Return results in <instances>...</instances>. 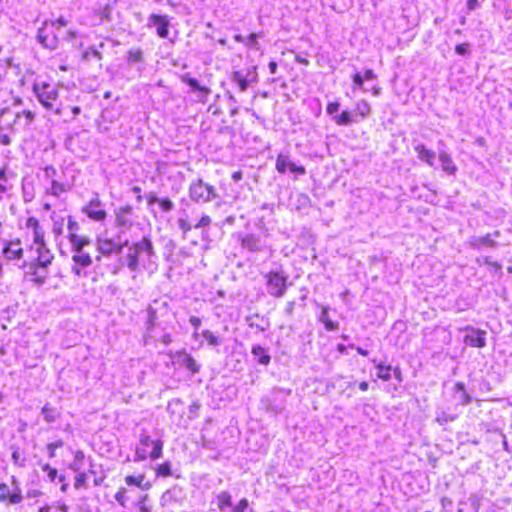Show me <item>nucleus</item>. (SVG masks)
<instances>
[{
    "mask_svg": "<svg viewBox=\"0 0 512 512\" xmlns=\"http://www.w3.org/2000/svg\"><path fill=\"white\" fill-rule=\"evenodd\" d=\"M71 244L72 252V266L71 271L79 278L87 277L88 273L86 268L93 264V257L90 253L91 239L87 236H82L74 233H69L67 236Z\"/></svg>",
    "mask_w": 512,
    "mask_h": 512,
    "instance_id": "obj_1",
    "label": "nucleus"
},
{
    "mask_svg": "<svg viewBox=\"0 0 512 512\" xmlns=\"http://www.w3.org/2000/svg\"><path fill=\"white\" fill-rule=\"evenodd\" d=\"M157 258L151 239L144 236L140 241L134 242L129 246V252L126 256L127 267L131 272H137L140 265L148 268L155 264Z\"/></svg>",
    "mask_w": 512,
    "mask_h": 512,
    "instance_id": "obj_2",
    "label": "nucleus"
},
{
    "mask_svg": "<svg viewBox=\"0 0 512 512\" xmlns=\"http://www.w3.org/2000/svg\"><path fill=\"white\" fill-rule=\"evenodd\" d=\"M163 446L164 443L161 439H152L147 433H142L139 437V446L135 450V460H157L163 454Z\"/></svg>",
    "mask_w": 512,
    "mask_h": 512,
    "instance_id": "obj_3",
    "label": "nucleus"
},
{
    "mask_svg": "<svg viewBox=\"0 0 512 512\" xmlns=\"http://www.w3.org/2000/svg\"><path fill=\"white\" fill-rule=\"evenodd\" d=\"M188 195L192 202L200 205L220 198L216 187L205 182L202 178L191 181L188 187Z\"/></svg>",
    "mask_w": 512,
    "mask_h": 512,
    "instance_id": "obj_4",
    "label": "nucleus"
},
{
    "mask_svg": "<svg viewBox=\"0 0 512 512\" xmlns=\"http://www.w3.org/2000/svg\"><path fill=\"white\" fill-rule=\"evenodd\" d=\"M124 482L126 486L120 487L114 496L117 503L122 507H125L127 502L131 499L128 487L134 486L142 491H148L152 488V483L146 479L143 473L126 475Z\"/></svg>",
    "mask_w": 512,
    "mask_h": 512,
    "instance_id": "obj_5",
    "label": "nucleus"
},
{
    "mask_svg": "<svg viewBox=\"0 0 512 512\" xmlns=\"http://www.w3.org/2000/svg\"><path fill=\"white\" fill-rule=\"evenodd\" d=\"M237 239L241 249L248 253H263L271 256L272 247L267 242V237L257 233H238Z\"/></svg>",
    "mask_w": 512,
    "mask_h": 512,
    "instance_id": "obj_6",
    "label": "nucleus"
},
{
    "mask_svg": "<svg viewBox=\"0 0 512 512\" xmlns=\"http://www.w3.org/2000/svg\"><path fill=\"white\" fill-rule=\"evenodd\" d=\"M36 98L47 110L53 109V103L58 99V89L55 84L46 81H36L32 88Z\"/></svg>",
    "mask_w": 512,
    "mask_h": 512,
    "instance_id": "obj_7",
    "label": "nucleus"
},
{
    "mask_svg": "<svg viewBox=\"0 0 512 512\" xmlns=\"http://www.w3.org/2000/svg\"><path fill=\"white\" fill-rule=\"evenodd\" d=\"M269 295L280 298L287 290L289 276L283 270H272L264 275Z\"/></svg>",
    "mask_w": 512,
    "mask_h": 512,
    "instance_id": "obj_8",
    "label": "nucleus"
},
{
    "mask_svg": "<svg viewBox=\"0 0 512 512\" xmlns=\"http://www.w3.org/2000/svg\"><path fill=\"white\" fill-rule=\"evenodd\" d=\"M166 303H160L159 301H154L153 304L149 305L147 308V320L145 323L146 333L144 336L145 342H149L150 340H157L155 332H157L158 327V312L160 309H166Z\"/></svg>",
    "mask_w": 512,
    "mask_h": 512,
    "instance_id": "obj_9",
    "label": "nucleus"
},
{
    "mask_svg": "<svg viewBox=\"0 0 512 512\" xmlns=\"http://www.w3.org/2000/svg\"><path fill=\"white\" fill-rule=\"evenodd\" d=\"M12 486L5 482L0 483V503L4 505H18L23 501L22 490L17 484L16 478L12 477Z\"/></svg>",
    "mask_w": 512,
    "mask_h": 512,
    "instance_id": "obj_10",
    "label": "nucleus"
},
{
    "mask_svg": "<svg viewBox=\"0 0 512 512\" xmlns=\"http://www.w3.org/2000/svg\"><path fill=\"white\" fill-rule=\"evenodd\" d=\"M37 40L45 48L54 50L58 46V32L52 29L51 25H48L47 22H44L38 29Z\"/></svg>",
    "mask_w": 512,
    "mask_h": 512,
    "instance_id": "obj_11",
    "label": "nucleus"
},
{
    "mask_svg": "<svg viewBox=\"0 0 512 512\" xmlns=\"http://www.w3.org/2000/svg\"><path fill=\"white\" fill-rule=\"evenodd\" d=\"M487 332L481 329L466 327L463 342L471 348H483L486 345Z\"/></svg>",
    "mask_w": 512,
    "mask_h": 512,
    "instance_id": "obj_12",
    "label": "nucleus"
},
{
    "mask_svg": "<svg viewBox=\"0 0 512 512\" xmlns=\"http://www.w3.org/2000/svg\"><path fill=\"white\" fill-rule=\"evenodd\" d=\"M82 212L85 213L91 220L97 222L104 221L107 217L104 205L97 195L82 208Z\"/></svg>",
    "mask_w": 512,
    "mask_h": 512,
    "instance_id": "obj_13",
    "label": "nucleus"
},
{
    "mask_svg": "<svg viewBox=\"0 0 512 512\" xmlns=\"http://www.w3.org/2000/svg\"><path fill=\"white\" fill-rule=\"evenodd\" d=\"M232 81L238 85L241 92H245L248 89L250 82L257 81L256 66H253L246 75L241 71H234L232 74Z\"/></svg>",
    "mask_w": 512,
    "mask_h": 512,
    "instance_id": "obj_14",
    "label": "nucleus"
},
{
    "mask_svg": "<svg viewBox=\"0 0 512 512\" xmlns=\"http://www.w3.org/2000/svg\"><path fill=\"white\" fill-rule=\"evenodd\" d=\"M124 246H128V241L120 245L110 239H98L96 251L104 256H110L113 253H121Z\"/></svg>",
    "mask_w": 512,
    "mask_h": 512,
    "instance_id": "obj_15",
    "label": "nucleus"
},
{
    "mask_svg": "<svg viewBox=\"0 0 512 512\" xmlns=\"http://www.w3.org/2000/svg\"><path fill=\"white\" fill-rule=\"evenodd\" d=\"M181 81L189 85L193 92H198L197 97L200 102L207 101L208 95L211 93L210 88L200 85L197 79L190 77L189 74L181 76Z\"/></svg>",
    "mask_w": 512,
    "mask_h": 512,
    "instance_id": "obj_16",
    "label": "nucleus"
},
{
    "mask_svg": "<svg viewBox=\"0 0 512 512\" xmlns=\"http://www.w3.org/2000/svg\"><path fill=\"white\" fill-rule=\"evenodd\" d=\"M2 253L8 260L20 259L23 256V249L20 247L21 242L16 240H4Z\"/></svg>",
    "mask_w": 512,
    "mask_h": 512,
    "instance_id": "obj_17",
    "label": "nucleus"
},
{
    "mask_svg": "<svg viewBox=\"0 0 512 512\" xmlns=\"http://www.w3.org/2000/svg\"><path fill=\"white\" fill-rule=\"evenodd\" d=\"M149 24L157 28V35L160 38H167L169 34V19L166 15L151 14Z\"/></svg>",
    "mask_w": 512,
    "mask_h": 512,
    "instance_id": "obj_18",
    "label": "nucleus"
},
{
    "mask_svg": "<svg viewBox=\"0 0 512 512\" xmlns=\"http://www.w3.org/2000/svg\"><path fill=\"white\" fill-rule=\"evenodd\" d=\"M468 244L471 248L480 250L484 247H496L497 242L491 238L490 234L484 236H472L468 240Z\"/></svg>",
    "mask_w": 512,
    "mask_h": 512,
    "instance_id": "obj_19",
    "label": "nucleus"
},
{
    "mask_svg": "<svg viewBox=\"0 0 512 512\" xmlns=\"http://www.w3.org/2000/svg\"><path fill=\"white\" fill-rule=\"evenodd\" d=\"M438 158L441 163L442 170L449 175H455L458 168L454 163L451 155L444 150L439 151Z\"/></svg>",
    "mask_w": 512,
    "mask_h": 512,
    "instance_id": "obj_20",
    "label": "nucleus"
},
{
    "mask_svg": "<svg viewBox=\"0 0 512 512\" xmlns=\"http://www.w3.org/2000/svg\"><path fill=\"white\" fill-rule=\"evenodd\" d=\"M132 211L133 208L130 205L119 208L116 213L117 225L121 227H130L132 225V220L130 218Z\"/></svg>",
    "mask_w": 512,
    "mask_h": 512,
    "instance_id": "obj_21",
    "label": "nucleus"
},
{
    "mask_svg": "<svg viewBox=\"0 0 512 512\" xmlns=\"http://www.w3.org/2000/svg\"><path fill=\"white\" fill-rule=\"evenodd\" d=\"M418 158L427 163L430 167L434 166L436 153L430 149H427L424 144H418L414 147Z\"/></svg>",
    "mask_w": 512,
    "mask_h": 512,
    "instance_id": "obj_22",
    "label": "nucleus"
},
{
    "mask_svg": "<svg viewBox=\"0 0 512 512\" xmlns=\"http://www.w3.org/2000/svg\"><path fill=\"white\" fill-rule=\"evenodd\" d=\"M36 251L38 253V257L34 262L37 263L41 268H47L54 258L52 253L47 248L46 244L43 245V247L37 246Z\"/></svg>",
    "mask_w": 512,
    "mask_h": 512,
    "instance_id": "obj_23",
    "label": "nucleus"
},
{
    "mask_svg": "<svg viewBox=\"0 0 512 512\" xmlns=\"http://www.w3.org/2000/svg\"><path fill=\"white\" fill-rule=\"evenodd\" d=\"M148 205L157 203L160 206L162 212H170L174 209L175 205L169 198H159L155 194L150 193L147 195Z\"/></svg>",
    "mask_w": 512,
    "mask_h": 512,
    "instance_id": "obj_24",
    "label": "nucleus"
},
{
    "mask_svg": "<svg viewBox=\"0 0 512 512\" xmlns=\"http://www.w3.org/2000/svg\"><path fill=\"white\" fill-rule=\"evenodd\" d=\"M319 321L321 323H323V325L327 331H335L339 327V323L332 320V318L330 316V308L329 307L322 308L321 313L319 315Z\"/></svg>",
    "mask_w": 512,
    "mask_h": 512,
    "instance_id": "obj_25",
    "label": "nucleus"
},
{
    "mask_svg": "<svg viewBox=\"0 0 512 512\" xmlns=\"http://www.w3.org/2000/svg\"><path fill=\"white\" fill-rule=\"evenodd\" d=\"M376 368H377V377L384 381H388L391 379L392 371L394 372V374L397 377H399V375H400V370L397 367L393 369L390 365H385L383 363H379V364H377Z\"/></svg>",
    "mask_w": 512,
    "mask_h": 512,
    "instance_id": "obj_26",
    "label": "nucleus"
},
{
    "mask_svg": "<svg viewBox=\"0 0 512 512\" xmlns=\"http://www.w3.org/2000/svg\"><path fill=\"white\" fill-rule=\"evenodd\" d=\"M41 469L46 473L47 479L52 483L56 480L59 482L66 481V476L64 474H59L58 469L51 466L49 463L42 464Z\"/></svg>",
    "mask_w": 512,
    "mask_h": 512,
    "instance_id": "obj_27",
    "label": "nucleus"
},
{
    "mask_svg": "<svg viewBox=\"0 0 512 512\" xmlns=\"http://www.w3.org/2000/svg\"><path fill=\"white\" fill-rule=\"evenodd\" d=\"M72 453H73V460L68 464V469H70L74 472H78L81 470V468L84 464L86 455H85L84 451L81 449H76Z\"/></svg>",
    "mask_w": 512,
    "mask_h": 512,
    "instance_id": "obj_28",
    "label": "nucleus"
},
{
    "mask_svg": "<svg viewBox=\"0 0 512 512\" xmlns=\"http://www.w3.org/2000/svg\"><path fill=\"white\" fill-rule=\"evenodd\" d=\"M199 337H202L203 341H206L210 348H217L223 342V338L219 335H216L214 332L210 330H203Z\"/></svg>",
    "mask_w": 512,
    "mask_h": 512,
    "instance_id": "obj_29",
    "label": "nucleus"
},
{
    "mask_svg": "<svg viewBox=\"0 0 512 512\" xmlns=\"http://www.w3.org/2000/svg\"><path fill=\"white\" fill-rule=\"evenodd\" d=\"M42 414L44 419L49 423L55 422L60 417L59 410L51 404H45L42 407Z\"/></svg>",
    "mask_w": 512,
    "mask_h": 512,
    "instance_id": "obj_30",
    "label": "nucleus"
},
{
    "mask_svg": "<svg viewBox=\"0 0 512 512\" xmlns=\"http://www.w3.org/2000/svg\"><path fill=\"white\" fill-rule=\"evenodd\" d=\"M22 115L25 117L26 126H29L35 119V114L32 111L23 110L22 112L15 113L13 121L7 124V128L13 130V125L18 122Z\"/></svg>",
    "mask_w": 512,
    "mask_h": 512,
    "instance_id": "obj_31",
    "label": "nucleus"
},
{
    "mask_svg": "<svg viewBox=\"0 0 512 512\" xmlns=\"http://www.w3.org/2000/svg\"><path fill=\"white\" fill-rule=\"evenodd\" d=\"M154 473L156 477H170L172 476V464L170 461H165L160 464H157L154 467Z\"/></svg>",
    "mask_w": 512,
    "mask_h": 512,
    "instance_id": "obj_32",
    "label": "nucleus"
},
{
    "mask_svg": "<svg viewBox=\"0 0 512 512\" xmlns=\"http://www.w3.org/2000/svg\"><path fill=\"white\" fill-rule=\"evenodd\" d=\"M41 268L37 263L32 262L29 267L27 274L34 276L32 279L37 285H43L46 281V274H39L38 269Z\"/></svg>",
    "mask_w": 512,
    "mask_h": 512,
    "instance_id": "obj_33",
    "label": "nucleus"
},
{
    "mask_svg": "<svg viewBox=\"0 0 512 512\" xmlns=\"http://www.w3.org/2000/svg\"><path fill=\"white\" fill-rule=\"evenodd\" d=\"M217 507L220 511H225L227 508L232 507V497L229 492L223 491L217 495Z\"/></svg>",
    "mask_w": 512,
    "mask_h": 512,
    "instance_id": "obj_34",
    "label": "nucleus"
},
{
    "mask_svg": "<svg viewBox=\"0 0 512 512\" xmlns=\"http://www.w3.org/2000/svg\"><path fill=\"white\" fill-rule=\"evenodd\" d=\"M69 506L64 502H57L55 504H45L38 508V512H68Z\"/></svg>",
    "mask_w": 512,
    "mask_h": 512,
    "instance_id": "obj_35",
    "label": "nucleus"
},
{
    "mask_svg": "<svg viewBox=\"0 0 512 512\" xmlns=\"http://www.w3.org/2000/svg\"><path fill=\"white\" fill-rule=\"evenodd\" d=\"M157 340H150L149 342H145V344H157L161 343L164 346L169 345L172 342V338L170 333L158 328L157 332H155Z\"/></svg>",
    "mask_w": 512,
    "mask_h": 512,
    "instance_id": "obj_36",
    "label": "nucleus"
},
{
    "mask_svg": "<svg viewBox=\"0 0 512 512\" xmlns=\"http://www.w3.org/2000/svg\"><path fill=\"white\" fill-rule=\"evenodd\" d=\"M126 61L129 65L142 63L144 61L143 51L140 48L130 49L126 54Z\"/></svg>",
    "mask_w": 512,
    "mask_h": 512,
    "instance_id": "obj_37",
    "label": "nucleus"
},
{
    "mask_svg": "<svg viewBox=\"0 0 512 512\" xmlns=\"http://www.w3.org/2000/svg\"><path fill=\"white\" fill-rule=\"evenodd\" d=\"M73 486L76 490L86 489L88 487V475L84 471H78L74 476Z\"/></svg>",
    "mask_w": 512,
    "mask_h": 512,
    "instance_id": "obj_38",
    "label": "nucleus"
},
{
    "mask_svg": "<svg viewBox=\"0 0 512 512\" xmlns=\"http://www.w3.org/2000/svg\"><path fill=\"white\" fill-rule=\"evenodd\" d=\"M66 191H67V188L63 183L58 182L55 179H52L51 187L46 190V193L50 194L52 196H55V197H59L62 193L66 192Z\"/></svg>",
    "mask_w": 512,
    "mask_h": 512,
    "instance_id": "obj_39",
    "label": "nucleus"
},
{
    "mask_svg": "<svg viewBox=\"0 0 512 512\" xmlns=\"http://www.w3.org/2000/svg\"><path fill=\"white\" fill-rule=\"evenodd\" d=\"M22 197L25 203H29L34 199L35 193L32 183L22 182Z\"/></svg>",
    "mask_w": 512,
    "mask_h": 512,
    "instance_id": "obj_40",
    "label": "nucleus"
},
{
    "mask_svg": "<svg viewBox=\"0 0 512 512\" xmlns=\"http://www.w3.org/2000/svg\"><path fill=\"white\" fill-rule=\"evenodd\" d=\"M355 112L361 117H367L371 112L370 104L366 100H360L356 103Z\"/></svg>",
    "mask_w": 512,
    "mask_h": 512,
    "instance_id": "obj_41",
    "label": "nucleus"
},
{
    "mask_svg": "<svg viewBox=\"0 0 512 512\" xmlns=\"http://www.w3.org/2000/svg\"><path fill=\"white\" fill-rule=\"evenodd\" d=\"M333 120L342 126H347L353 122L351 113L349 111H342L340 115L333 116Z\"/></svg>",
    "mask_w": 512,
    "mask_h": 512,
    "instance_id": "obj_42",
    "label": "nucleus"
},
{
    "mask_svg": "<svg viewBox=\"0 0 512 512\" xmlns=\"http://www.w3.org/2000/svg\"><path fill=\"white\" fill-rule=\"evenodd\" d=\"M63 446L64 441L62 439H58L54 442L48 443L46 446L48 457L55 458L57 455V449L62 448Z\"/></svg>",
    "mask_w": 512,
    "mask_h": 512,
    "instance_id": "obj_43",
    "label": "nucleus"
},
{
    "mask_svg": "<svg viewBox=\"0 0 512 512\" xmlns=\"http://www.w3.org/2000/svg\"><path fill=\"white\" fill-rule=\"evenodd\" d=\"M289 158L286 155L279 154L276 159V170L279 173H285L287 168H289Z\"/></svg>",
    "mask_w": 512,
    "mask_h": 512,
    "instance_id": "obj_44",
    "label": "nucleus"
},
{
    "mask_svg": "<svg viewBox=\"0 0 512 512\" xmlns=\"http://www.w3.org/2000/svg\"><path fill=\"white\" fill-rule=\"evenodd\" d=\"M92 58L97 60H102V53L96 49L94 46L88 47L83 53V59L86 61H90Z\"/></svg>",
    "mask_w": 512,
    "mask_h": 512,
    "instance_id": "obj_45",
    "label": "nucleus"
},
{
    "mask_svg": "<svg viewBox=\"0 0 512 512\" xmlns=\"http://www.w3.org/2000/svg\"><path fill=\"white\" fill-rule=\"evenodd\" d=\"M177 225L182 231L183 238H185L186 234L194 228V225L186 218H178Z\"/></svg>",
    "mask_w": 512,
    "mask_h": 512,
    "instance_id": "obj_46",
    "label": "nucleus"
},
{
    "mask_svg": "<svg viewBox=\"0 0 512 512\" xmlns=\"http://www.w3.org/2000/svg\"><path fill=\"white\" fill-rule=\"evenodd\" d=\"M260 35L257 33H251L248 38H246L245 45L251 49H254L256 51L260 50V44L258 42V37Z\"/></svg>",
    "mask_w": 512,
    "mask_h": 512,
    "instance_id": "obj_47",
    "label": "nucleus"
},
{
    "mask_svg": "<svg viewBox=\"0 0 512 512\" xmlns=\"http://www.w3.org/2000/svg\"><path fill=\"white\" fill-rule=\"evenodd\" d=\"M33 242H34L35 247H37V246L43 247V245H45L44 231H43L42 227H39L38 229L33 230Z\"/></svg>",
    "mask_w": 512,
    "mask_h": 512,
    "instance_id": "obj_48",
    "label": "nucleus"
},
{
    "mask_svg": "<svg viewBox=\"0 0 512 512\" xmlns=\"http://www.w3.org/2000/svg\"><path fill=\"white\" fill-rule=\"evenodd\" d=\"M182 365H184L191 373H197L199 371V366L191 356H186L182 360Z\"/></svg>",
    "mask_w": 512,
    "mask_h": 512,
    "instance_id": "obj_49",
    "label": "nucleus"
},
{
    "mask_svg": "<svg viewBox=\"0 0 512 512\" xmlns=\"http://www.w3.org/2000/svg\"><path fill=\"white\" fill-rule=\"evenodd\" d=\"M189 323L191 324V326L194 328V333H193V336L195 337V339H198L199 338V334L198 333V329L199 327L201 326V319L197 316H191L189 318Z\"/></svg>",
    "mask_w": 512,
    "mask_h": 512,
    "instance_id": "obj_50",
    "label": "nucleus"
},
{
    "mask_svg": "<svg viewBox=\"0 0 512 512\" xmlns=\"http://www.w3.org/2000/svg\"><path fill=\"white\" fill-rule=\"evenodd\" d=\"M248 506V500L246 498H242L234 507H232V512H246Z\"/></svg>",
    "mask_w": 512,
    "mask_h": 512,
    "instance_id": "obj_51",
    "label": "nucleus"
},
{
    "mask_svg": "<svg viewBox=\"0 0 512 512\" xmlns=\"http://www.w3.org/2000/svg\"><path fill=\"white\" fill-rule=\"evenodd\" d=\"M212 220L209 215L204 214L199 221L194 224V229H199L203 227H208L211 224Z\"/></svg>",
    "mask_w": 512,
    "mask_h": 512,
    "instance_id": "obj_52",
    "label": "nucleus"
},
{
    "mask_svg": "<svg viewBox=\"0 0 512 512\" xmlns=\"http://www.w3.org/2000/svg\"><path fill=\"white\" fill-rule=\"evenodd\" d=\"M68 24V21L64 17H59L56 21L50 23L51 28L55 29L58 33H60L61 27H64Z\"/></svg>",
    "mask_w": 512,
    "mask_h": 512,
    "instance_id": "obj_53",
    "label": "nucleus"
},
{
    "mask_svg": "<svg viewBox=\"0 0 512 512\" xmlns=\"http://www.w3.org/2000/svg\"><path fill=\"white\" fill-rule=\"evenodd\" d=\"M352 80H353V84L355 85V87H358L362 90H366L364 88V78L363 76L361 75V73L359 72H356L353 76H352Z\"/></svg>",
    "mask_w": 512,
    "mask_h": 512,
    "instance_id": "obj_54",
    "label": "nucleus"
},
{
    "mask_svg": "<svg viewBox=\"0 0 512 512\" xmlns=\"http://www.w3.org/2000/svg\"><path fill=\"white\" fill-rule=\"evenodd\" d=\"M43 171H44V177L46 180L50 179L52 181V179H54V177L57 175V170L52 165H47L43 169Z\"/></svg>",
    "mask_w": 512,
    "mask_h": 512,
    "instance_id": "obj_55",
    "label": "nucleus"
},
{
    "mask_svg": "<svg viewBox=\"0 0 512 512\" xmlns=\"http://www.w3.org/2000/svg\"><path fill=\"white\" fill-rule=\"evenodd\" d=\"M455 52L458 55H462V56H465V55L469 54V44L468 43H461V44L456 45Z\"/></svg>",
    "mask_w": 512,
    "mask_h": 512,
    "instance_id": "obj_56",
    "label": "nucleus"
},
{
    "mask_svg": "<svg viewBox=\"0 0 512 512\" xmlns=\"http://www.w3.org/2000/svg\"><path fill=\"white\" fill-rule=\"evenodd\" d=\"M67 226H68V230L70 231V233H74V234H76V232L80 229L78 222L76 220H74V218L71 216L68 217V225Z\"/></svg>",
    "mask_w": 512,
    "mask_h": 512,
    "instance_id": "obj_57",
    "label": "nucleus"
},
{
    "mask_svg": "<svg viewBox=\"0 0 512 512\" xmlns=\"http://www.w3.org/2000/svg\"><path fill=\"white\" fill-rule=\"evenodd\" d=\"M26 227L32 229V231H33V230L38 229L41 226L39 224L38 219L32 216L26 220Z\"/></svg>",
    "mask_w": 512,
    "mask_h": 512,
    "instance_id": "obj_58",
    "label": "nucleus"
},
{
    "mask_svg": "<svg viewBox=\"0 0 512 512\" xmlns=\"http://www.w3.org/2000/svg\"><path fill=\"white\" fill-rule=\"evenodd\" d=\"M340 108V103L335 101V102H330L328 103L327 107H326V112L328 115H333L334 113H336Z\"/></svg>",
    "mask_w": 512,
    "mask_h": 512,
    "instance_id": "obj_59",
    "label": "nucleus"
},
{
    "mask_svg": "<svg viewBox=\"0 0 512 512\" xmlns=\"http://www.w3.org/2000/svg\"><path fill=\"white\" fill-rule=\"evenodd\" d=\"M289 169L291 172L296 173L298 175H304L306 173V169L304 166H298L294 163H289Z\"/></svg>",
    "mask_w": 512,
    "mask_h": 512,
    "instance_id": "obj_60",
    "label": "nucleus"
},
{
    "mask_svg": "<svg viewBox=\"0 0 512 512\" xmlns=\"http://www.w3.org/2000/svg\"><path fill=\"white\" fill-rule=\"evenodd\" d=\"M63 221H64V219H63V218H62L60 221H54V225H53V232H54L56 235H60V234H62Z\"/></svg>",
    "mask_w": 512,
    "mask_h": 512,
    "instance_id": "obj_61",
    "label": "nucleus"
},
{
    "mask_svg": "<svg viewBox=\"0 0 512 512\" xmlns=\"http://www.w3.org/2000/svg\"><path fill=\"white\" fill-rule=\"evenodd\" d=\"M294 308H295V302L294 301L287 302V304L285 306V309H284L285 314L288 315V316H291L293 311H294Z\"/></svg>",
    "mask_w": 512,
    "mask_h": 512,
    "instance_id": "obj_62",
    "label": "nucleus"
},
{
    "mask_svg": "<svg viewBox=\"0 0 512 512\" xmlns=\"http://www.w3.org/2000/svg\"><path fill=\"white\" fill-rule=\"evenodd\" d=\"M480 6L478 0H467V9L468 11H473Z\"/></svg>",
    "mask_w": 512,
    "mask_h": 512,
    "instance_id": "obj_63",
    "label": "nucleus"
},
{
    "mask_svg": "<svg viewBox=\"0 0 512 512\" xmlns=\"http://www.w3.org/2000/svg\"><path fill=\"white\" fill-rule=\"evenodd\" d=\"M363 78L364 80H373L376 78V74L374 73L373 70L371 69H367L365 72H364V75H363Z\"/></svg>",
    "mask_w": 512,
    "mask_h": 512,
    "instance_id": "obj_64",
    "label": "nucleus"
}]
</instances>
